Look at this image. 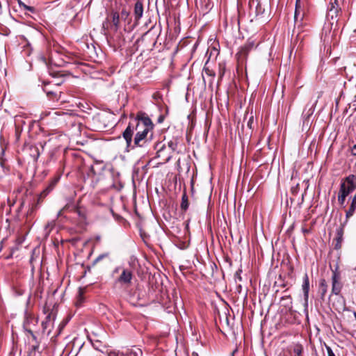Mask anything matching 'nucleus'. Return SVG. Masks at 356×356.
I'll return each instance as SVG.
<instances>
[{
	"instance_id": "17",
	"label": "nucleus",
	"mask_w": 356,
	"mask_h": 356,
	"mask_svg": "<svg viewBox=\"0 0 356 356\" xmlns=\"http://www.w3.org/2000/svg\"><path fill=\"white\" fill-rule=\"evenodd\" d=\"M70 211H72L74 213H76L79 218L80 221L83 222L86 220V215L84 212L80 209L75 207L74 206L70 204Z\"/></svg>"
},
{
	"instance_id": "33",
	"label": "nucleus",
	"mask_w": 356,
	"mask_h": 356,
	"mask_svg": "<svg viewBox=\"0 0 356 356\" xmlns=\"http://www.w3.org/2000/svg\"><path fill=\"white\" fill-rule=\"evenodd\" d=\"M83 289H79L77 303L81 304L83 301Z\"/></svg>"
},
{
	"instance_id": "12",
	"label": "nucleus",
	"mask_w": 356,
	"mask_h": 356,
	"mask_svg": "<svg viewBox=\"0 0 356 356\" xmlns=\"http://www.w3.org/2000/svg\"><path fill=\"white\" fill-rule=\"evenodd\" d=\"M254 46V41L248 40L243 46H242L240 49V51L238 52L237 55L239 57L245 58L249 51L252 49Z\"/></svg>"
},
{
	"instance_id": "15",
	"label": "nucleus",
	"mask_w": 356,
	"mask_h": 356,
	"mask_svg": "<svg viewBox=\"0 0 356 356\" xmlns=\"http://www.w3.org/2000/svg\"><path fill=\"white\" fill-rule=\"evenodd\" d=\"M54 319V316H52L51 314H49L47 315L45 320L42 322V327L44 331H45L49 327H50V325H53Z\"/></svg>"
},
{
	"instance_id": "36",
	"label": "nucleus",
	"mask_w": 356,
	"mask_h": 356,
	"mask_svg": "<svg viewBox=\"0 0 356 356\" xmlns=\"http://www.w3.org/2000/svg\"><path fill=\"white\" fill-rule=\"evenodd\" d=\"M44 91L47 93V95L49 97L55 96V92L54 91L47 90V88L46 87L44 88Z\"/></svg>"
},
{
	"instance_id": "28",
	"label": "nucleus",
	"mask_w": 356,
	"mask_h": 356,
	"mask_svg": "<svg viewBox=\"0 0 356 356\" xmlns=\"http://www.w3.org/2000/svg\"><path fill=\"white\" fill-rule=\"evenodd\" d=\"M129 16V12L127 11L126 9H122L121 11V13L120 15V17L123 20H127L128 17Z\"/></svg>"
},
{
	"instance_id": "26",
	"label": "nucleus",
	"mask_w": 356,
	"mask_h": 356,
	"mask_svg": "<svg viewBox=\"0 0 356 356\" xmlns=\"http://www.w3.org/2000/svg\"><path fill=\"white\" fill-rule=\"evenodd\" d=\"M241 273H242V269L241 268H239L238 269L235 274H234V280H235V282H236L237 281H239V282H241L242 281V277H241Z\"/></svg>"
},
{
	"instance_id": "9",
	"label": "nucleus",
	"mask_w": 356,
	"mask_h": 356,
	"mask_svg": "<svg viewBox=\"0 0 356 356\" xmlns=\"http://www.w3.org/2000/svg\"><path fill=\"white\" fill-rule=\"evenodd\" d=\"M302 289L304 294V306L305 308L308 306L309 291V280L307 273L303 276Z\"/></svg>"
},
{
	"instance_id": "11",
	"label": "nucleus",
	"mask_w": 356,
	"mask_h": 356,
	"mask_svg": "<svg viewBox=\"0 0 356 356\" xmlns=\"http://www.w3.org/2000/svg\"><path fill=\"white\" fill-rule=\"evenodd\" d=\"M143 2L142 0H137L135 3L134 8V15L135 17V21L138 22L143 17Z\"/></svg>"
},
{
	"instance_id": "23",
	"label": "nucleus",
	"mask_w": 356,
	"mask_h": 356,
	"mask_svg": "<svg viewBox=\"0 0 356 356\" xmlns=\"http://www.w3.org/2000/svg\"><path fill=\"white\" fill-rule=\"evenodd\" d=\"M299 2H300V0H296V10H295V14H294L295 24H297L298 19V17H299L300 13V6Z\"/></svg>"
},
{
	"instance_id": "39",
	"label": "nucleus",
	"mask_w": 356,
	"mask_h": 356,
	"mask_svg": "<svg viewBox=\"0 0 356 356\" xmlns=\"http://www.w3.org/2000/svg\"><path fill=\"white\" fill-rule=\"evenodd\" d=\"M84 104H86V106H88V103H86V102H85L84 104H83V103H79V108L81 110V111H83V109H84V108H88V109H90V110H91V109H92V108H91V107H89V106H88V108H86V107L84 106Z\"/></svg>"
},
{
	"instance_id": "3",
	"label": "nucleus",
	"mask_w": 356,
	"mask_h": 356,
	"mask_svg": "<svg viewBox=\"0 0 356 356\" xmlns=\"http://www.w3.org/2000/svg\"><path fill=\"white\" fill-rule=\"evenodd\" d=\"M356 176L350 175L348 176L345 180L341 182L339 191L346 195H348L356 188Z\"/></svg>"
},
{
	"instance_id": "1",
	"label": "nucleus",
	"mask_w": 356,
	"mask_h": 356,
	"mask_svg": "<svg viewBox=\"0 0 356 356\" xmlns=\"http://www.w3.org/2000/svg\"><path fill=\"white\" fill-rule=\"evenodd\" d=\"M153 127V123L148 117L138 114L135 115L134 113H131L128 126L122 133V136L126 141L127 148H134L132 138L134 132L139 133V131H143L146 128L147 130H152Z\"/></svg>"
},
{
	"instance_id": "27",
	"label": "nucleus",
	"mask_w": 356,
	"mask_h": 356,
	"mask_svg": "<svg viewBox=\"0 0 356 356\" xmlns=\"http://www.w3.org/2000/svg\"><path fill=\"white\" fill-rule=\"evenodd\" d=\"M70 204H67L65 206H64L57 213L56 218H59L62 216L63 213L65 211L70 210Z\"/></svg>"
},
{
	"instance_id": "51",
	"label": "nucleus",
	"mask_w": 356,
	"mask_h": 356,
	"mask_svg": "<svg viewBox=\"0 0 356 356\" xmlns=\"http://www.w3.org/2000/svg\"><path fill=\"white\" fill-rule=\"evenodd\" d=\"M343 111L347 112V111H348V108H347V107H346V108H344Z\"/></svg>"
},
{
	"instance_id": "30",
	"label": "nucleus",
	"mask_w": 356,
	"mask_h": 356,
	"mask_svg": "<svg viewBox=\"0 0 356 356\" xmlns=\"http://www.w3.org/2000/svg\"><path fill=\"white\" fill-rule=\"evenodd\" d=\"M320 285H321V288L322 290V295L323 296L326 293V291H327V284H326L325 280H322L321 281Z\"/></svg>"
},
{
	"instance_id": "13",
	"label": "nucleus",
	"mask_w": 356,
	"mask_h": 356,
	"mask_svg": "<svg viewBox=\"0 0 356 356\" xmlns=\"http://www.w3.org/2000/svg\"><path fill=\"white\" fill-rule=\"evenodd\" d=\"M110 20L112 22V29L114 31H118L120 27V14L118 12H112L110 15Z\"/></svg>"
},
{
	"instance_id": "48",
	"label": "nucleus",
	"mask_w": 356,
	"mask_h": 356,
	"mask_svg": "<svg viewBox=\"0 0 356 356\" xmlns=\"http://www.w3.org/2000/svg\"><path fill=\"white\" fill-rule=\"evenodd\" d=\"M191 356H199L198 353H195V352H193L192 354H191Z\"/></svg>"
},
{
	"instance_id": "4",
	"label": "nucleus",
	"mask_w": 356,
	"mask_h": 356,
	"mask_svg": "<svg viewBox=\"0 0 356 356\" xmlns=\"http://www.w3.org/2000/svg\"><path fill=\"white\" fill-rule=\"evenodd\" d=\"M133 279V273L131 270L127 268H123L120 275L116 280V282L124 286H129Z\"/></svg>"
},
{
	"instance_id": "50",
	"label": "nucleus",
	"mask_w": 356,
	"mask_h": 356,
	"mask_svg": "<svg viewBox=\"0 0 356 356\" xmlns=\"http://www.w3.org/2000/svg\"><path fill=\"white\" fill-rule=\"evenodd\" d=\"M143 40V36L140 39H138L136 42H139L140 40Z\"/></svg>"
},
{
	"instance_id": "41",
	"label": "nucleus",
	"mask_w": 356,
	"mask_h": 356,
	"mask_svg": "<svg viewBox=\"0 0 356 356\" xmlns=\"http://www.w3.org/2000/svg\"><path fill=\"white\" fill-rule=\"evenodd\" d=\"M31 336L32 340L34 343H36L38 341L37 337L34 334L32 330L31 332H27Z\"/></svg>"
},
{
	"instance_id": "47",
	"label": "nucleus",
	"mask_w": 356,
	"mask_h": 356,
	"mask_svg": "<svg viewBox=\"0 0 356 356\" xmlns=\"http://www.w3.org/2000/svg\"><path fill=\"white\" fill-rule=\"evenodd\" d=\"M237 352H238V349H237V348H236V349L232 352V356H234V354H235L236 353H237Z\"/></svg>"
},
{
	"instance_id": "49",
	"label": "nucleus",
	"mask_w": 356,
	"mask_h": 356,
	"mask_svg": "<svg viewBox=\"0 0 356 356\" xmlns=\"http://www.w3.org/2000/svg\"><path fill=\"white\" fill-rule=\"evenodd\" d=\"M299 37H300V35H299V32H298V34H297V36H296V40H298V39H299Z\"/></svg>"
},
{
	"instance_id": "44",
	"label": "nucleus",
	"mask_w": 356,
	"mask_h": 356,
	"mask_svg": "<svg viewBox=\"0 0 356 356\" xmlns=\"http://www.w3.org/2000/svg\"><path fill=\"white\" fill-rule=\"evenodd\" d=\"M352 154L356 156V145H355L352 148Z\"/></svg>"
},
{
	"instance_id": "21",
	"label": "nucleus",
	"mask_w": 356,
	"mask_h": 356,
	"mask_svg": "<svg viewBox=\"0 0 356 356\" xmlns=\"http://www.w3.org/2000/svg\"><path fill=\"white\" fill-rule=\"evenodd\" d=\"M189 207L188 198L186 193H184L181 197V209L184 211H186Z\"/></svg>"
},
{
	"instance_id": "25",
	"label": "nucleus",
	"mask_w": 356,
	"mask_h": 356,
	"mask_svg": "<svg viewBox=\"0 0 356 356\" xmlns=\"http://www.w3.org/2000/svg\"><path fill=\"white\" fill-rule=\"evenodd\" d=\"M109 256V253H104L100 255H99L93 261V265H95L97 262L100 261L103 259L108 257Z\"/></svg>"
},
{
	"instance_id": "6",
	"label": "nucleus",
	"mask_w": 356,
	"mask_h": 356,
	"mask_svg": "<svg viewBox=\"0 0 356 356\" xmlns=\"http://www.w3.org/2000/svg\"><path fill=\"white\" fill-rule=\"evenodd\" d=\"M154 104L157 106V109L160 111H168V108L163 102V95L160 91H156L152 95Z\"/></svg>"
},
{
	"instance_id": "14",
	"label": "nucleus",
	"mask_w": 356,
	"mask_h": 356,
	"mask_svg": "<svg viewBox=\"0 0 356 356\" xmlns=\"http://www.w3.org/2000/svg\"><path fill=\"white\" fill-rule=\"evenodd\" d=\"M343 225H341L336 230V243L334 245V248L338 250L341 247V242L343 241Z\"/></svg>"
},
{
	"instance_id": "24",
	"label": "nucleus",
	"mask_w": 356,
	"mask_h": 356,
	"mask_svg": "<svg viewBox=\"0 0 356 356\" xmlns=\"http://www.w3.org/2000/svg\"><path fill=\"white\" fill-rule=\"evenodd\" d=\"M302 346L300 344H296L293 349L294 356H301L302 353Z\"/></svg>"
},
{
	"instance_id": "22",
	"label": "nucleus",
	"mask_w": 356,
	"mask_h": 356,
	"mask_svg": "<svg viewBox=\"0 0 356 356\" xmlns=\"http://www.w3.org/2000/svg\"><path fill=\"white\" fill-rule=\"evenodd\" d=\"M55 226V220H51L50 222H48L47 224L45 225L44 231V235L46 237H47L52 229Z\"/></svg>"
},
{
	"instance_id": "8",
	"label": "nucleus",
	"mask_w": 356,
	"mask_h": 356,
	"mask_svg": "<svg viewBox=\"0 0 356 356\" xmlns=\"http://www.w3.org/2000/svg\"><path fill=\"white\" fill-rule=\"evenodd\" d=\"M340 280V275L337 271V270H334L332 272V293L335 295L339 294L341 289V284L339 282Z\"/></svg>"
},
{
	"instance_id": "31",
	"label": "nucleus",
	"mask_w": 356,
	"mask_h": 356,
	"mask_svg": "<svg viewBox=\"0 0 356 356\" xmlns=\"http://www.w3.org/2000/svg\"><path fill=\"white\" fill-rule=\"evenodd\" d=\"M40 347V343L39 341H36V343H34L31 346L30 350L31 353L38 351Z\"/></svg>"
},
{
	"instance_id": "29",
	"label": "nucleus",
	"mask_w": 356,
	"mask_h": 356,
	"mask_svg": "<svg viewBox=\"0 0 356 356\" xmlns=\"http://www.w3.org/2000/svg\"><path fill=\"white\" fill-rule=\"evenodd\" d=\"M347 195L346 194H343L339 191V195H338V201L341 204H343L346 200V197Z\"/></svg>"
},
{
	"instance_id": "5",
	"label": "nucleus",
	"mask_w": 356,
	"mask_h": 356,
	"mask_svg": "<svg viewBox=\"0 0 356 356\" xmlns=\"http://www.w3.org/2000/svg\"><path fill=\"white\" fill-rule=\"evenodd\" d=\"M151 130H147L145 129L143 131H139V133H136V136L134 140V147H143L147 142V134Z\"/></svg>"
},
{
	"instance_id": "35",
	"label": "nucleus",
	"mask_w": 356,
	"mask_h": 356,
	"mask_svg": "<svg viewBox=\"0 0 356 356\" xmlns=\"http://www.w3.org/2000/svg\"><path fill=\"white\" fill-rule=\"evenodd\" d=\"M253 113H250V116L249 117V120L248 122V126L251 129L252 125L254 123V116L252 115Z\"/></svg>"
},
{
	"instance_id": "16",
	"label": "nucleus",
	"mask_w": 356,
	"mask_h": 356,
	"mask_svg": "<svg viewBox=\"0 0 356 356\" xmlns=\"http://www.w3.org/2000/svg\"><path fill=\"white\" fill-rule=\"evenodd\" d=\"M355 210H356V194L354 195V197L352 200V202L350 206V208L346 211V219H348L350 217H351L354 214Z\"/></svg>"
},
{
	"instance_id": "10",
	"label": "nucleus",
	"mask_w": 356,
	"mask_h": 356,
	"mask_svg": "<svg viewBox=\"0 0 356 356\" xmlns=\"http://www.w3.org/2000/svg\"><path fill=\"white\" fill-rule=\"evenodd\" d=\"M38 323V318L31 314H26L24 321L23 327L26 332H31L33 326H35Z\"/></svg>"
},
{
	"instance_id": "18",
	"label": "nucleus",
	"mask_w": 356,
	"mask_h": 356,
	"mask_svg": "<svg viewBox=\"0 0 356 356\" xmlns=\"http://www.w3.org/2000/svg\"><path fill=\"white\" fill-rule=\"evenodd\" d=\"M58 182L57 179H53L49 184L41 192L42 196H47L54 188L56 183Z\"/></svg>"
},
{
	"instance_id": "45",
	"label": "nucleus",
	"mask_w": 356,
	"mask_h": 356,
	"mask_svg": "<svg viewBox=\"0 0 356 356\" xmlns=\"http://www.w3.org/2000/svg\"><path fill=\"white\" fill-rule=\"evenodd\" d=\"M355 106V104H353V106H351L350 104L349 105V109H351L353 111H356V107Z\"/></svg>"
},
{
	"instance_id": "40",
	"label": "nucleus",
	"mask_w": 356,
	"mask_h": 356,
	"mask_svg": "<svg viewBox=\"0 0 356 356\" xmlns=\"http://www.w3.org/2000/svg\"><path fill=\"white\" fill-rule=\"evenodd\" d=\"M44 197H45V196H43V195L42 196V193H40V195L38 197V200H37L36 206L39 205L43 201Z\"/></svg>"
},
{
	"instance_id": "52",
	"label": "nucleus",
	"mask_w": 356,
	"mask_h": 356,
	"mask_svg": "<svg viewBox=\"0 0 356 356\" xmlns=\"http://www.w3.org/2000/svg\"><path fill=\"white\" fill-rule=\"evenodd\" d=\"M302 17H303V15H302V16L300 17V20H302Z\"/></svg>"
},
{
	"instance_id": "32",
	"label": "nucleus",
	"mask_w": 356,
	"mask_h": 356,
	"mask_svg": "<svg viewBox=\"0 0 356 356\" xmlns=\"http://www.w3.org/2000/svg\"><path fill=\"white\" fill-rule=\"evenodd\" d=\"M219 72H218V74H219V76L220 78H222L225 74V65H222V64H219Z\"/></svg>"
},
{
	"instance_id": "34",
	"label": "nucleus",
	"mask_w": 356,
	"mask_h": 356,
	"mask_svg": "<svg viewBox=\"0 0 356 356\" xmlns=\"http://www.w3.org/2000/svg\"><path fill=\"white\" fill-rule=\"evenodd\" d=\"M204 71L208 76H213L215 75V73L211 70H209L208 67L205 66L204 67Z\"/></svg>"
},
{
	"instance_id": "38",
	"label": "nucleus",
	"mask_w": 356,
	"mask_h": 356,
	"mask_svg": "<svg viewBox=\"0 0 356 356\" xmlns=\"http://www.w3.org/2000/svg\"><path fill=\"white\" fill-rule=\"evenodd\" d=\"M139 354H142V352L140 349H138V352L136 351H130L128 356H138Z\"/></svg>"
},
{
	"instance_id": "42",
	"label": "nucleus",
	"mask_w": 356,
	"mask_h": 356,
	"mask_svg": "<svg viewBox=\"0 0 356 356\" xmlns=\"http://www.w3.org/2000/svg\"><path fill=\"white\" fill-rule=\"evenodd\" d=\"M335 102H336L335 111H337V110H339L340 108L339 106H340V104H341V102L340 99H336Z\"/></svg>"
},
{
	"instance_id": "2",
	"label": "nucleus",
	"mask_w": 356,
	"mask_h": 356,
	"mask_svg": "<svg viewBox=\"0 0 356 356\" xmlns=\"http://www.w3.org/2000/svg\"><path fill=\"white\" fill-rule=\"evenodd\" d=\"M249 6L252 11H254L256 15H262L268 10L269 1L268 0H250Z\"/></svg>"
},
{
	"instance_id": "7",
	"label": "nucleus",
	"mask_w": 356,
	"mask_h": 356,
	"mask_svg": "<svg viewBox=\"0 0 356 356\" xmlns=\"http://www.w3.org/2000/svg\"><path fill=\"white\" fill-rule=\"evenodd\" d=\"M341 12V8L339 0H332L328 7L327 16L330 17L332 19H336Z\"/></svg>"
},
{
	"instance_id": "46",
	"label": "nucleus",
	"mask_w": 356,
	"mask_h": 356,
	"mask_svg": "<svg viewBox=\"0 0 356 356\" xmlns=\"http://www.w3.org/2000/svg\"><path fill=\"white\" fill-rule=\"evenodd\" d=\"M163 118H164V117H163V115H161V116L159 118V119H158L159 122H163Z\"/></svg>"
},
{
	"instance_id": "20",
	"label": "nucleus",
	"mask_w": 356,
	"mask_h": 356,
	"mask_svg": "<svg viewBox=\"0 0 356 356\" xmlns=\"http://www.w3.org/2000/svg\"><path fill=\"white\" fill-rule=\"evenodd\" d=\"M18 3L19 6V8L22 10H24L25 11H29L31 13H36V8L33 6H29L26 5L24 3H23L22 1L18 0Z\"/></svg>"
},
{
	"instance_id": "43",
	"label": "nucleus",
	"mask_w": 356,
	"mask_h": 356,
	"mask_svg": "<svg viewBox=\"0 0 356 356\" xmlns=\"http://www.w3.org/2000/svg\"><path fill=\"white\" fill-rule=\"evenodd\" d=\"M282 299L283 300H290V301H289L290 305H291V304H292V302H291V296H285V297H282Z\"/></svg>"
},
{
	"instance_id": "19",
	"label": "nucleus",
	"mask_w": 356,
	"mask_h": 356,
	"mask_svg": "<svg viewBox=\"0 0 356 356\" xmlns=\"http://www.w3.org/2000/svg\"><path fill=\"white\" fill-rule=\"evenodd\" d=\"M58 182L57 179H53L49 184L41 192L42 196H47L54 188L56 183Z\"/></svg>"
},
{
	"instance_id": "37",
	"label": "nucleus",
	"mask_w": 356,
	"mask_h": 356,
	"mask_svg": "<svg viewBox=\"0 0 356 356\" xmlns=\"http://www.w3.org/2000/svg\"><path fill=\"white\" fill-rule=\"evenodd\" d=\"M325 348L327 352V356H335L334 352L330 346L325 345Z\"/></svg>"
}]
</instances>
